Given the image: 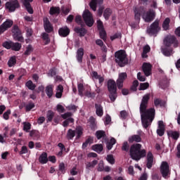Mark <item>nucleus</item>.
Returning <instances> with one entry per match:
<instances>
[{
    "instance_id": "f257e3e1",
    "label": "nucleus",
    "mask_w": 180,
    "mask_h": 180,
    "mask_svg": "<svg viewBox=\"0 0 180 180\" xmlns=\"http://www.w3.org/2000/svg\"><path fill=\"white\" fill-rule=\"evenodd\" d=\"M150 96V93L146 94L143 96L139 108L142 124L145 129H147V127L153 123L154 117H155V108H150L147 109Z\"/></svg>"
},
{
    "instance_id": "f03ea898",
    "label": "nucleus",
    "mask_w": 180,
    "mask_h": 180,
    "mask_svg": "<svg viewBox=\"0 0 180 180\" xmlns=\"http://www.w3.org/2000/svg\"><path fill=\"white\" fill-rule=\"evenodd\" d=\"M130 155L132 160L139 161L141 158H144L147 155V152L145 149L141 150V144L135 143L130 148Z\"/></svg>"
},
{
    "instance_id": "7ed1b4c3",
    "label": "nucleus",
    "mask_w": 180,
    "mask_h": 180,
    "mask_svg": "<svg viewBox=\"0 0 180 180\" xmlns=\"http://www.w3.org/2000/svg\"><path fill=\"white\" fill-rule=\"evenodd\" d=\"M115 61L120 67H124L127 64V55L124 50H120L115 53Z\"/></svg>"
},
{
    "instance_id": "20e7f679",
    "label": "nucleus",
    "mask_w": 180,
    "mask_h": 180,
    "mask_svg": "<svg viewBox=\"0 0 180 180\" xmlns=\"http://www.w3.org/2000/svg\"><path fill=\"white\" fill-rule=\"evenodd\" d=\"M108 89L110 92L109 98L111 102H115L117 98L116 82L115 80H109L108 82Z\"/></svg>"
},
{
    "instance_id": "39448f33",
    "label": "nucleus",
    "mask_w": 180,
    "mask_h": 180,
    "mask_svg": "<svg viewBox=\"0 0 180 180\" xmlns=\"http://www.w3.org/2000/svg\"><path fill=\"white\" fill-rule=\"evenodd\" d=\"M161 30V27H160V20L156 19L149 27L147 29V33L150 36H157L158 32Z\"/></svg>"
},
{
    "instance_id": "423d86ee",
    "label": "nucleus",
    "mask_w": 180,
    "mask_h": 180,
    "mask_svg": "<svg viewBox=\"0 0 180 180\" xmlns=\"http://www.w3.org/2000/svg\"><path fill=\"white\" fill-rule=\"evenodd\" d=\"M164 44L167 47H171L173 44V47L176 49L178 47V39L174 35H168L164 40Z\"/></svg>"
},
{
    "instance_id": "0eeeda50",
    "label": "nucleus",
    "mask_w": 180,
    "mask_h": 180,
    "mask_svg": "<svg viewBox=\"0 0 180 180\" xmlns=\"http://www.w3.org/2000/svg\"><path fill=\"white\" fill-rule=\"evenodd\" d=\"M83 19L89 27H91L94 25V17L88 10H85L83 13Z\"/></svg>"
},
{
    "instance_id": "6e6552de",
    "label": "nucleus",
    "mask_w": 180,
    "mask_h": 180,
    "mask_svg": "<svg viewBox=\"0 0 180 180\" xmlns=\"http://www.w3.org/2000/svg\"><path fill=\"white\" fill-rule=\"evenodd\" d=\"M142 18L145 22H153V20L155 19V11L150 9L148 11L144 13L142 15Z\"/></svg>"
},
{
    "instance_id": "1a4fd4ad",
    "label": "nucleus",
    "mask_w": 180,
    "mask_h": 180,
    "mask_svg": "<svg viewBox=\"0 0 180 180\" xmlns=\"http://www.w3.org/2000/svg\"><path fill=\"white\" fill-rule=\"evenodd\" d=\"M160 172L163 178H168L169 175V165L167 162H162L160 166Z\"/></svg>"
},
{
    "instance_id": "9d476101",
    "label": "nucleus",
    "mask_w": 180,
    "mask_h": 180,
    "mask_svg": "<svg viewBox=\"0 0 180 180\" xmlns=\"http://www.w3.org/2000/svg\"><path fill=\"white\" fill-rule=\"evenodd\" d=\"M6 8L9 12H14L17 8H19V3L18 2V0H12L6 4Z\"/></svg>"
},
{
    "instance_id": "9b49d317",
    "label": "nucleus",
    "mask_w": 180,
    "mask_h": 180,
    "mask_svg": "<svg viewBox=\"0 0 180 180\" xmlns=\"http://www.w3.org/2000/svg\"><path fill=\"white\" fill-rule=\"evenodd\" d=\"M127 78V74L126 72H122L119 74V77L117 80V86L119 89L120 88H123V82H124V79Z\"/></svg>"
},
{
    "instance_id": "f8f14e48",
    "label": "nucleus",
    "mask_w": 180,
    "mask_h": 180,
    "mask_svg": "<svg viewBox=\"0 0 180 180\" xmlns=\"http://www.w3.org/2000/svg\"><path fill=\"white\" fill-rule=\"evenodd\" d=\"M12 25H13V21L11 20H6L1 25V26H0V34H2V33H4V32L8 30V29H9V27H11Z\"/></svg>"
},
{
    "instance_id": "ddd939ff",
    "label": "nucleus",
    "mask_w": 180,
    "mask_h": 180,
    "mask_svg": "<svg viewBox=\"0 0 180 180\" xmlns=\"http://www.w3.org/2000/svg\"><path fill=\"white\" fill-rule=\"evenodd\" d=\"M44 27L47 33L53 32V25H51V23H50V21L47 18H44Z\"/></svg>"
},
{
    "instance_id": "4468645a",
    "label": "nucleus",
    "mask_w": 180,
    "mask_h": 180,
    "mask_svg": "<svg viewBox=\"0 0 180 180\" xmlns=\"http://www.w3.org/2000/svg\"><path fill=\"white\" fill-rule=\"evenodd\" d=\"M143 71L146 77L151 75V64L144 63L142 66Z\"/></svg>"
},
{
    "instance_id": "2eb2a0df",
    "label": "nucleus",
    "mask_w": 180,
    "mask_h": 180,
    "mask_svg": "<svg viewBox=\"0 0 180 180\" xmlns=\"http://www.w3.org/2000/svg\"><path fill=\"white\" fill-rule=\"evenodd\" d=\"M58 33L62 37H67L70 34V28L67 26L60 28Z\"/></svg>"
},
{
    "instance_id": "dca6fc26",
    "label": "nucleus",
    "mask_w": 180,
    "mask_h": 180,
    "mask_svg": "<svg viewBox=\"0 0 180 180\" xmlns=\"http://www.w3.org/2000/svg\"><path fill=\"white\" fill-rule=\"evenodd\" d=\"M30 2H33V0H22L23 5L26 8L28 13L32 15L33 13V8L30 6Z\"/></svg>"
},
{
    "instance_id": "f3484780",
    "label": "nucleus",
    "mask_w": 180,
    "mask_h": 180,
    "mask_svg": "<svg viewBox=\"0 0 180 180\" xmlns=\"http://www.w3.org/2000/svg\"><path fill=\"white\" fill-rule=\"evenodd\" d=\"M153 162H154V157L153 156V153L148 152L147 154V168H151V167H153Z\"/></svg>"
},
{
    "instance_id": "a211bd4d",
    "label": "nucleus",
    "mask_w": 180,
    "mask_h": 180,
    "mask_svg": "<svg viewBox=\"0 0 180 180\" xmlns=\"http://www.w3.org/2000/svg\"><path fill=\"white\" fill-rule=\"evenodd\" d=\"M53 91H54V85L49 84L46 86L45 92L49 98H51V96H53Z\"/></svg>"
},
{
    "instance_id": "6ab92c4d",
    "label": "nucleus",
    "mask_w": 180,
    "mask_h": 180,
    "mask_svg": "<svg viewBox=\"0 0 180 180\" xmlns=\"http://www.w3.org/2000/svg\"><path fill=\"white\" fill-rule=\"evenodd\" d=\"M167 135L169 137H172L173 140H178V139H179L180 134L179 131L169 130L167 131Z\"/></svg>"
},
{
    "instance_id": "aec40b11",
    "label": "nucleus",
    "mask_w": 180,
    "mask_h": 180,
    "mask_svg": "<svg viewBox=\"0 0 180 180\" xmlns=\"http://www.w3.org/2000/svg\"><path fill=\"white\" fill-rule=\"evenodd\" d=\"M95 108L97 116L102 117L103 116V107L101 104H95Z\"/></svg>"
},
{
    "instance_id": "412c9836",
    "label": "nucleus",
    "mask_w": 180,
    "mask_h": 180,
    "mask_svg": "<svg viewBox=\"0 0 180 180\" xmlns=\"http://www.w3.org/2000/svg\"><path fill=\"white\" fill-rule=\"evenodd\" d=\"M99 4L100 5L101 4H103V0H91L89 6L95 12L96 11V4Z\"/></svg>"
},
{
    "instance_id": "4be33fe9",
    "label": "nucleus",
    "mask_w": 180,
    "mask_h": 180,
    "mask_svg": "<svg viewBox=\"0 0 180 180\" xmlns=\"http://www.w3.org/2000/svg\"><path fill=\"white\" fill-rule=\"evenodd\" d=\"M129 143H140L141 142V136L140 135H132L129 138Z\"/></svg>"
},
{
    "instance_id": "5701e85b",
    "label": "nucleus",
    "mask_w": 180,
    "mask_h": 180,
    "mask_svg": "<svg viewBox=\"0 0 180 180\" xmlns=\"http://www.w3.org/2000/svg\"><path fill=\"white\" fill-rule=\"evenodd\" d=\"M39 161L40 164H47L49 162V158H47L46 153H42L41 155L39 158Z\"/></svg>"
},
{
    "instance_id": "b1692460",
    "label": "nucleus",
    "mask_w": 180,
    "mask_h": 180,
    "mask_svg": "<svg viewBox=\"0 0 180 180\" xmlns=\"http://www.w3.org/2000/svg\"><path fill=\"white\" fill-rule=\"evenodd\" d=\"M84 57V49L79 48L77 53V60L79 63H82V58Z\"/></svg>"
},
{
    "instance_id": "393cba45",
    "label": "nucleus",
    "mask_w": 180,
    "mask_h": 180,
    "mask_svg": "<svg viewBox=\"0 0 180 180\" xmlns=\"http://www.w3.org/2000/svg\"><path fill=\"white\" fill-rule=\"evenodd\" d=\"M64 91V87H63V85L60 84L56 88V97L58 98H61L63 96V92Z\"/></svg>"
},
{
    "instance_id": "a878e982",
    "label": "nucleus",
    "mask_w": 180,
    "mask_h": 180,
    "mask_svg": "<svg viewBox=\"0 0 180 180\" xmlns=\"http://www.w3.org/2000/svg\"><path fill=\"white\" fill-rule=\"evenodd\" d=\"M91 77L95 78V79H98L99 84H102L103 81H105V78H103V77L101 75H98V72H92Z\"/></svg>"
},
{
    "instance_id": "bb28decb",
    "label": "nucleus",
    "mask_w": 180,
    "mask_h": 180,
    "mask_svg": "<svg viewBox=\"0 0 180 180\" xmlns=\"http://www.w3.org/2000/svg\"><path fill=\"white\" fill-rule=\"evenodd\" d=\"M134 13H135V15H134L135 20H137V22H140V18L141 16V8H135Z\"/></svg>"
},
{
    "instance_id": "cd10ccee",
    "label": "nucleus",
    "mask_w": 180,
    "mask_h": 180,
    "mask_svg": "<svg viewBox=\"0 0 180 180\" xmlns=\"http://www.w3.org/2000/svg\"><path fill=\"white\" fill-rule=\"evenodd\" d=\"M91 148L94 151H96V153H102L103 150V146L102 144H96L94 145Z\"/></svg>"
},
{
    "instance_id": "c85d7f7f",
    "label": "nucleus",
    "mask_w": 180,
    "mask_h": 180,
    "mask_svg": "<svg viewBox=\"0 0 180 180\" xmlns=\"http://www.w3.org/2000/svg\"><path fill=\"white\" fill-rule=\"evenodd\" d=\"M75 32L76 33H79L81 37L85 36V34H86V30H85L84 28H79L78 27L75 28Z\"/></svg>"
},
{
    "instance_id": "c756f323",
    "label": "nucleus",
    "mask_w": 180,
    "mask_h": 180,
    "mask_svg": "<svg viewBox=\"0 0 180 180\" xmlns=\"http://www.w3.org/2000/svg\"><path fill=\"white\" fill-rule=\"evenodd\" d=\"M98 164V160H93L92 162H86V167L87 169L95 168V166Z\"/></svg>"
},
{
    "instance_id": "7c9ffc66",
    "label": "nucleus",
    "mask_w": 180,
    "mask_h": 180,
    "mask_svg": "<svg viewBox=\"0 0 180 180\" xmlns=\"http://www.w3.org/2000/svg\"><path fill=\"white\" fill-rule=\"evenodd\" d=\"M171 22V20H169V18H167L163 23H162V29L163 30H168L169 29V23Z\"/></svg>"
},
{
    "instance_id": "2f4dec72",
    "label": "nucleus",
    "mask_w": 180,
    "mask_h": 180,
    "mask_svg": "<svg viewBox=\"0 0 180 180\" xmlns=\"http://www.w3.org/2000/svg\"><path fill=\"white\" fill-rule=\"evenodd\" d=\"M22 49V44H19L18 42L15 43L13 42L11 45V49L13 50V51H19Z\"/></svg>"
},
{
    "instance_id": "473e14b6",
    "label": "nucleus",
    "mask_w": 180,
    "mask_h": 180,
    "mask_svg": "<svg viewBox=\"0 0 180 180\" xmlns=\"http://www.w3.org/2000/svg\"><path fill=\"white\" fill-rule=\"evenodd\" d=\"M151 48L148 45L143 46L142 57L143 58H147V53H150Z\"/></svg>"
},
{
    "instance_id": "72a5a7b5",
    "label": "nucleus",
    "mask_w": 180,
    "mask_h": 180,
    "mask_svg": "<svg viewBox=\"0 0 180 180\" xmlns=\"http://www.w3.org/2000/svg\"><path fill=\"white\" fill-rule=\"evenodd\" d=\"M33 53V46L32 45H28L25 48V51L24 52V56H30Z\"/></svg>"
},
{
    "instance_id": "f704fd0d",
    "label": "nucleus",
    "mask_w": 180,
    "mask_h": 180,
    "mask_svg": "<svg viewBox=\"0 0 180 180\" xmlns=\"http://www.w3.org/2000/svg\"><path fill=\"white\" fill-rule=\"evenodd\" d=\"M154 105L155 108H158L159 106L162 107L164 106V102L161 98H155L154 99Z\"/></svg>"
},
{
    "instance_id": "c9c22d12",
    "label": "nucleus",
    "mask_w": 180,
    "mask_h": 180,
    "mask_svg": "<svg viewBox=\"0 0 180 180\" xmlns=\"http://www.w3.org/2000/svg\"><path fill=\"white\" fill-rule=\"evenodd\" d=\"M77 89H78V92H79V95H80V96H84V91H85V88H84V84H79L77 86Z\"/></svg>"
},
{
    "instance_id": "e433bc0d",
    "label": "nucleus",
    "mask_w": 180,
    "mask_h": 180,
    "mask_svg": "<svg viewBox=\"0 0 180 180\" xmlns=\"http://www.w3.org/2000/svg\"><path fill=\"white\" fill-rule=\"evenodd\" d=\"M110 15H112V10L110 8H106L104 11L103 16L106 20L110 18Z\"/></svg>"
},
{
    "instance_id": "4c0bfd02",
    "label": "nucleus",
    "mask_w": 180,
    "mask_h": 180,
    "mask_svg": "<svg viewBox=\"0 0 180 180\" xmlns=\"http://www.w3.org/2000/svg\"><path fill=\"white\" fill-rule=\"evenodd\" d=\"M26 86L28 88V89H30L31 91H34L36 89V84H33V82L31 80L28 81L26 83Z\"/></svg>"
},
{
    "instance_id": "58836bf2",
    "label": "nucleus",
    "mask_w": 180,
    "mask_h": 180,
    "mask_svg": "<svg viewBox=\"0 0 180 180\" xmlns=\"http://www.w3.org/2000/svg\"><path fill=\"white\" fill-rule=\"evenodd\" d=\"M106 136L104 131H97L96 132V137L98 139V140H101L102 137H105Z\"/></svg>"
},
{
    "instance_id": "ea45409f",
    "label": "nucleus",
    "mask_w": 180,
    "mask_h": 180,
    "mask_svg": "<svg viewBox=\"0 0 180 180\" xmlns=\"http://www.w3.org/2000/svg\"><path fill=\"white\" fill-rule=\"evenodd\" d=\"M84 131V129L81 127H77L75 129V133L77 134V138L79 139L81 136H82V133Z\"/></svg>"
},
{
    "instance_id": "a19ab883",
    "label": "nucleus",
    "mask_w": 180,
    "mask_h": 180,
    "mask_svg": "<svg viewBox=\"0 0 180 180\" xmlns=\"http://www.w3.org/2000/svg\"><path fill=\"white\" fill-rule=\"evenodd\" d=\"M51 15H56L60 13V8L58 7H52L50 8L49 11Z\"/></svg>"
},
{
    "instance_id": "79ce46f5",
    "label": "nucleus",
    "mask_w": 180,
    "mask_h": 180,
    "mask_svg": "<svg viewBox=\"0 0 180 180\" xmlns=\"http://www.w3.org/2000/svg\"><path fill=\"white\" fill-rule=\"evenodd\" d=\"M67 136H68V139H70V140L72 139H74V137H75V131L72 129H69L68 131Z\"/></svg>"
},
{
    "instance_id": "37998d69",
    "label": "nucleus",
    "mask_w": 180,
    "mask_h": 180,
    "mask_svg": "<svg viewBox=\"0 0 180 180\" xmlns=\"http://www.w3.org/2000/svg\"><path fill=\"white\" fill-rule=\"evenodd\" d=\"M46 117L48 119V122H51L53 120V118L54 117V112L49 110L47 112Z\"/></svg>"
},
{
    "instance_id": "c03bdc74",
    "label": "nucleus",
    "mask_w": 180,
    "mask_h": 180,
    "mask_svg": "<svg viewBox=\"0 0 180 180\" xmlns=\"http://www.w3.org/2000/svg\"><path fill=\"white\" fill-rule=\"evenodd\" d=\"M15 64H16V58L13 56L9 59L8 62V67H13Z\"/></svg>"
},
{
    "instance_id": "a18cd8bd",
    "label": "nucleus",
    "mask_w": 180,
    "mask_h": 180,
    "mask_svg": "<svg viewBox=\"0 0 180 180\" xmlns=\"http://www.w3.org/2000/svg\"><path fill=\"white\" fill-rule=\"evenodd\" d=\"M85 96L87 98H92V94L91 93V86H87L84 91Z\"/></svg>"
},
{
    "instance_id": "49530a36",
    "label": "nucleus",
    "mask_w": 180,
    "mask_h": 180,
    "mask_svg": "<svg viewBox=\"0 0 180 180\" xmlns=\"http://www.w3.org/2000/svg\"><path fill=\"white\" fill-rule=\"evenodd\" d=\"M70 123H74V120L72 118H71V117L65 120L63 122V127H67L70 124Z\"/></svg>"
},
{
    "instance_id": "de8ad7c7",
    "label": "nucleus",
    "mask_w": 180,
    "mask_h": 180,
    "mask_svg": "<svg viewBox=\"0 0 180 180\" xmlns=\"http://www.w3.org/2000/svg\"><path fill=\"white\" fill-rule=\"evenodd\" d=\"M150 86V84L148 82L146 83H141L140 84L139 91H146Z\"/></svg>"
},
{
    "instance_id": "09e8293b",
    "label": "nucleus",
    "mask_w": 180,
    "mask_h": 180,
    "mask_svg": "<svg viewBox=\"0 0 180 180\" xmlns=\"http://www.w3.org/2000/svg\"><path fill=\"white\" fill-rule=\"evenodd\" d=\"M100 37L104 41H106V32L105 30H100Z\"/></svg>"
},
{
    "instance_id": "8fccbe9b",
    "label": "nucleus",
    "mask_w": 180,
    "mask_h": 180,
    "mask_svg": "<svg viewBox=\"0 0 180 180\" xmlns=\"http://www.w3.org/2000/svg\"><path fill=\"white\" fill-rule=\"evenodd\" d=\"M14 39L15 40H16L17 41H21L23 42V37H22V35L19 33L18 34H14Z\"/></svg>"
},
{
    "instance_id": "3c124183",
    "label": "nucleus",
    "mask_w": 180,
    "mask_h": 180,
    "mask_svg": "<svg viewBox=\"0 0 180 180\" xmlns=\"http://www.w3.org/2000/svg\"><path fill=\"white\" fill-rule=\"evenodd\" d=\"M56 109L59 113H64V112H65V108H64V106H63L61 104H58L56 106Z\"/></svg>"
},
{
    "instance_id": "603ef678",
    "label": "nucleus",
    "mask_w": 180,
    "mask_h": 180,
    "mask_svg": "<svg viewBox=\"0 0 180 180\" xmlns=\"http://www.w3.org/2000/svg\"><path fill=\"white\" fill-rule=\"evenodd\" d=\"M28 150L27 146H22L20 151L19 152L20 155H23V154H27Z\"/></svg>"
},
{
    "instance_id": "864d4df0",
    "label": "nucleus",
    "mask_w": 180,
    "mask_h": 180,
    "mask_svg": "<svg viewBox=\"0 0 180 180\" xmlns=\"http://www.w3.org/2000/svg\"><path fill=\"white\" fill-rule=\"evenodd\" d=\"M116 39H122V34L116 33L110 37V40H112V41H113V40H116Z\"/></svg>"
},
{
    "instance_id": "5fc2aeb1",
    "label": "nucleus",
    "mask_w": 180,
    "mask_h": 180,
    "mask_svg": "<svg viewBox=\"0 0 180 180\" xmlns=\"http://www.w3.org/2000/svg\"><path fill=\"white\" fill-rule=\"evenodd\" d=\"M61 11L64 15H68L71 11V7H63Z\"/></svg>"
},
{
    "instance_id": "6e6d98bb",
    "label": "nucleus",
    "mask_w": 180,
    "mask_h": 180,
    "mask_svg": "<svg viewBox=\"0 0 180 180\" xmlns=\"http://www.w3.org/2000/svg\"><path fill=\"white\" fill-rule=\"evenodd\" d=\"M11 115V110H7L3 115V117L5 120H9V115Z\"/></svg>"
},
{
    "instance_id": "4d7b16f0",
    "label": "nucleus",
    "mask_w": 180,
    "mask_h": 180,
    "mask_svg": "<svg viewBox=\"0 0 180 180\" xmlns=\"http://www.w3.org/2000/svg\"><path fill=\"white\" fill-rule=\"evenodd\" d=\"M42 39L43 40H45V41H46V44H48V43L50 41V38H49V34L46 32L42 34Z\"/></svg>"
},
{
    "instance_id": "13d9d810",
    "label": "nucleus",
    "mask_w": 180,
    "mask_h": 180,
    "mask_svg": "<svg viewBox=\"0 0 180 180\" xmlns=\"http://www.w3.org/2000/svg\"><path fill=\"white\" fill-rule=\"evenodd\" d=\"M27 112H30V110H32L33 108H34V104L33 103H29L25 106Z\"/></svg>"
},
{
    "instance_id": "bf43d9fd",
    "label": "nucleus",
    "mask_w": 180,
    "mask_h": 180,
    "mask_svg": "<svg viewBox=\"0 0 180 180\" xmlns=\"http://www.w3.org/2000/svg\"><path fill=\"white\" fill-rule=\"evenodd\" d=\"M32 125L29 122H25L24 123V130L25 131H29L30 130Z\"/></svg>"
},
{
    "instance_id": "052dcab7",
    "label": "nucleus",
    "mask_w": 180,
    "mask_h": 180,
    "mask_svg": "<svg viewBox=\"0 0 180 180\" xmlns=\"http://www.w3.org/2000/svg\"><path fill=\"white\" fill-rule=\"evenodd\" d=\"M139 86V81L135 80L133 82L132 86L131 88V89H132V91H137V87Z\"/></svg>"
},
{
    "instance_id": "680f3d73",
    "label": "nucleus",
    "mask_w": 180,
    "mask_h": 180,
    "mask_svg": "<svg viewBox=\"0 0 180 180\" xmlns=\"http://www.w3.org/2000/svg\"><path fill=\"white\" fill-rule=\"evenodd\" d=\"M107 161H108V162H110V164H115V158H113V155H108L107 156Z\"/></svg>"
},
{
    "instance_id": "e2e57ef3",
    "label": "nucleus",
    "mask_w": 180,
    "mask_h": 180,
    "mask_svg": "<svg viewBox=\"0 0 180 180\" xmlns=\"http://www.w3.org/2000/svg\"><path fill=\"white\" fill-rule=\"evenodd\" d=\"M75 22H77L78 25H81V26H82L83 22H82V18L81 17V15L76 16Z\"/></svg>"
},
{
    "instance_id": "0e129e2a",
    "label": "nucleus",
    "mask_w": 180,
    "mask_h": 180,
    "mask_svg": "<svg viewBox=\"0 0 180 180\" xmlns=\"http://www.w3.org/2000/svg\"><path fill=\"white\" fill-rule=\"evenodd\" d=\"M68 110H72L73 112H75L77 109H78V107L74 105H70L66 107Z\"/></svg>"
},
{
    "instance_id": "69168bd1",
    "label": "nucleus",
    "mask_w": 180,
    "mask_h": 180,
    "mask_svg": "<svg viewBox=\"0 0 180 180\" xmlns=\"http://www.w3.org/2000/svg\"><path fill=\"white\" fill-rule=\"evenodd\" d=\"M97 26L98 30H103V23L100 20H97Z\"/></svg>"
},
{
    "instance_id": "338daca9",
    "label": "nucleus",
    "mask_w": 180,
    "mask_h": 180,
    "mask_svg": "<svg viewBox=\"0 0 180 180\" xmlns=\"http://www.w3.org/2000/svg\"><path fill=\"white\" fill-rule=\"evenodd\" d=\"M71 116H72V113H71V112H65V113L61 115V117L63 119H68V117H71Z\"/></svg>"
},
{
    "instance_id": "774afa93",
    "label": "nucleus",
    "mask_w": 180,
    "mask_h": 180,
    "mask_svg": "<svg viewBox=\"0 0 180 180\" xmlns=\"http://www.w3.org/2000/svg\"><path fill=\"white\" fill-rule=\"evenodd\" d=\"M12 43L13 42L6 41L3 44V46L5 47V49H12Z\"/></svg>"
}]
</instances>
